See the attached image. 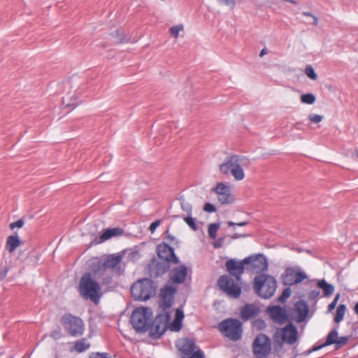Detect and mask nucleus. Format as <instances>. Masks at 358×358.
<instances>
[{"label":"nucleus","instance_id":"4","mask_svg":"<svg viewBox=\"0 0 358 358\" xmlns=\"http://www.w3.org/2000/svg\"><path fill=\"white\" fill-rule=\"evenodd\" d=\"M157 286L150 278H143L137 280L131 287V294L136 301H145L152 297L156 293Z\"/></svg>","mask_w":358,"mask_h":358},{"label":"nucleus","instance_id":"6","mask_svg":"<svg viewBox=\"0 0 358 358\" xmlns=\"http://www.w3.org/2000/svg\"><path fill=\"white\" fill-rule=\"evenodd\" d=\"M218 329L231 341H236L241 338L243 335L242 323L235 318H227L218 324Z\"/></svg>","mask_w":358,"mask_h":358},{"label":"nucleus","instance_id":"37","mask_svg":"<svg viewBox=\"0 0 358 358\" xmlns=\"http://www.w3.org/2000/svg\"><path fill=\"white\" fill-rule=\"evenodd\" d=\"M292 290L289 287H286L280 296L278 298V301L280 303H285L286 300L291 296Z\"/></svg>","mask_w":358,"mask_h":358},{"label":"nucleus","instance_id":"21","mask_svg":"<svg viewBox=\"0 0 358 358\" xmlns=\"http://www.w3.org/2000/svg\"><path fill=\"white\" fill-rule=\"evenodd\" d=\"M294 308L298 315L296 321L298 322H303L306 319L309 313V307L308 303L305 300H299L296 302Z\"/></svg>","mask_w":358,"mask_h":358},{"label":"nucleus","instance_id":"16","mask_svg":"<svg viewBox=\"0 0 358 358\" xmlns=\"http://www.w3.org/2000/svg\"><path fill=\"white\" fill-rule=\"evenodd\" d=\"M246 258L250 259L246 266L247 270L257 273L264 272L268 270V261L266 256L263 254L250 255Z\"/></svg>","mask_w":358,"mask_h":358},{"label":"nucleus","instance_id":"46","mask_svg":"<svg viewBox=\"0 0 358 358\" xmlns=\"http://www.w3.org/2000/svg\"><path fill=\"white\" fill-rule=\"evenodd\" d=\"M90 358H110V357L107 352H96L92 353Z\"/></svg>","mask_w":358,"mask_h":358},{"label":"nucleus","instance_id":"3","mask_svg":"<svg viewBox=\"0 0 358 358\" xmlns=\"http://www.w3.org/2000/svg\"><path fill=\"white\" fill-rule=\"evenodd\" d=\"M253 288L259 297L268 299L275 294L277 282L274 277L262 273L254 278Z\"/></svg>","mask_w":358,"mask_h":358},{"label":"nucleus","instance_id":"18","mask_svg":"<svg viewBox=\"0 0 358 358\" xmlns=\"http://www.w3.org/2000/svg\"><path fill=\"white\" fill-rule=\"evenodd\" d=\"M176 292V288L171 285H165L160 289V307L163 311H166L173 306Z\"/></svg>","mask_w":358,"mask_h":358},{"label":"nucleus","instance_id":"52","mask_svg":"<svg viewBox=\"0 0 358 358\" xmlns=\"http://www.w3.org/2000/svg\"><path fill=\"white\" fill-rule=\"evenodd\" d=\"M320 295V292L316 289H313L308 293V296L310 299H315Z\"/></svg>","mask_w":358,"mask_h":358},{"label":"nucleus","instance_id":"17","mask_svg":"<svg viewBox=\"0 0 358 358\" xmlns=\"http://www.w3.org/2000/svg\"><path fill=\"white\" fill-rule=\"evenodd\" d=\"M249 259V258H244L242 261H237L235 259H230L225 264L227 271L237 280H239L244 269L248 266Z\"/></svg>","mask_w":358,"mask_h":358},{"label":"nucleus","instance_id":"51","mask_svg":"<svg viewBox=\"0 0 358 358\" xmlns=\"http://www.w3.org/2000/svg\"><path fill=\"white\" fill-rule=\"evenodd\" d=\"M166 240L169 242L170 244H174L175 241L178 243L176 238L171 234L169 233V231H166Z\"/></svg>","mask_w":358,"mask_h":358},{"label":"nucleus","instance_id":"58","mask_svg":"<svg viewBox=\"0 0 358 358\" xmlns=\"http://www.w3.org/2000/svg\"><path fill=\"white\" fill-rule=\"evenodd\" d=\"M112 282V277L111 276H106L103 279L102 284L103 285H108Z\"/></svg>","mask_w":358,"mask_h":358},{"label":"nucleus","instance_id":"2","mask_svg":"<svg viewBox=\"0 0 358 358\" xmlns=\"http://www.w3.org/2000/svg\"><path fill=\"white\" fill-rule=\"evenodd\" d=\"M78 292L83 299H90L96 305L99 303L103 295L99 283L88 272L85 273L80 278Z\"/></svg>","mask_w":358,"mask_h":358},{"label":"nucleus","instance_id":"28","mask_svg":"<svg viewBox=\"0 0 358 358\" xmlns=\"http://www.w3.org/2000/svg\"><path fill=\"white\" fill-rule=\"evenodd\" d=\"M338 337V333L336 328H334L327 335L324 345L329 346L331 345H336V341Z\"/></svg>","mask_w":358,"mask_h":358},{"label":"nucleus","instance_id":"25","mask_svg":"<svg viewBox=\"0 0 358 358\" xmlns=\"http://www.w3.org/2000/svg\"><path fill=\"white\" fill-rule=\"evenodd\" d=\"M123 232V230L119 227L107 229L99 236V240L97 241L96 243H101L110 239V238L122 235Z\"/></svg>","mask_w":358,"mask_h":358},{"label":"nucleus","instance_id":"30","mask_svg":"<svg viewBox=\"0 0 358 358\" xmlns=\"http://www.w3.org/2000/svg\"><path fill=\"white\" fill-rule=\"evenodd\" d=\"M90 346V344L87 343L85 339H81L75 343L74 349L78 352H83L87 350Z\"/></svg>","mask_w":358,"mask_h":358},{"label":"nucleus","instance_id":"43","mask_svg":"<svg viewBox=\"0 0 358 358\" xmlns=\"http://www.w3.org/2000/svg\"><path fill=\"white\" fill-rule=\"evenodd\" d=\"M339 298H340V294H337L335 296L334 300L328 306V311L329 312H331L333 310L335 309V308L338 303V301L339 300Z\"/></svg>","mask_w":358,"mask_h":358},{"label":"nucleus","instance_id":"9","mask_svg":"<svg viewBox=\"0 0 358 358\" xmlns=\"http://www.w3.org/2000/svg\"><path fill=\"white\" fill-rule=\"evenodd\" d=\"M61 322L65 331L71 336L79 337L84 333V323L78 317L71 314H65L62 317Z\"/></svg>","mask_w":358,"mask_h":358},{"label":"nucleus","instance_id":"45","mask_svg":"<svg viewBox=\"0 0 358 358\" xmlns=\"http://www.w3.org/2000/svg\"><path fill=\"white\" fill-rule=\"evenodd\" d=\"M203 210L211 213L216 211V208L213 204L210 203H206L203 206Z\"/></svg>","mask_w":358,"mask_h":358},{"label":"nucleus","instance_id":"32","mask_svg":"<svg viewBox=\"0 0 358 358\" xmlns=\"http://www.w3.org/2000/svg\"><path fill=\"white\" fill-rule=\"evenodd\" d=\"M213 191L215 192L218 196L222 193L229 192L230 188L223 182H218L217 185L213 188Z\"/></svg>","mask_w":358,"mask_h":358},{"label":"nucleus","instance_id":"50","mask_svg":"<svg viewBox=\"0 0 358 358\" xmlns=\"http://www.w3.org/2000/svg\"><path fill=\"white\" fill-rule=\"evenodd\" d=\"M181 322L180 321L177 322L176 320H175L171 326V330L178 331L181 329Z\"/></svg>","mask_w":358,"mask_h":358},{"label":"nucleus","instance_id":"7","mask_svg":"<svg viewBox=\"0 0 358 358\" xmlns=\"http://www.w3.org/2000/svg\"><path fill=\"white\" fill-rule=\"evenodd\" d=\"M170 320V314L167 311H164L157 315V316L148 324V331L150 336L157 339L164 334L166 330L168 322Z\"/></svg>","mask_w":358,"mask_h":358},{"label":"nucleus","instance_id":"5","mask_svg":"<svg viewBox=\"0 0 358 358\" xmlns=\"http://www.w3.org/2000/svg\"><path fill=\"white\" fill-rule=\"evenodd\" d=\"M152 310L150 308H136L130 317L132 327L137 333L143 334L148 331V324L151 320Z\"/></svg>","mask_w":358,"mask_h":358},{"label":"nucleus","instance_id":"55","mask_svg":"<svg viewBox=\"0 0 358 358\" xmlns=\"http://www.w3.org/2000/svg\"><path fill=\"white\" fill-rule=\"evenodd\" d=\"M62 102H63L64 106L65 107H66V108L67 107H71V106H73V108H75L78 105L77 103L74 102V100H73L71 102H69L68 101V102L66 103L65 102V98H63Z\"/></svg>","mask_w":358,"mask_h":358},{"label":"nucleus","instance_id":"20","mask_svg":"<svg viewBox=\"0 0 358 358\" xmlns=\"http://www.w3.org/2000/svg\"><path fill=\"white\" fill-rule=\"evenodd\" d=\"M187 275V268L185 265H179L169 273V279L174 284H182L185 282Z\"/></svg>","mask_w":358,"mask_h":358},{"label":"nucleus","instance_id":"42","mask_svg":"<svg viewBox=\"0 0 358 358\" xmlns=\"http://www.w3.org/2000/svg\"><path fill=\"white\" fill-rule=\"evenodd\" d=\"M183 26L182 24L180 25H176L170 28V33L172 36L177 38L179 32L182 30Z\"/></svg>","mask_w":358,"mask_h":358},{"label":"nucleus","instance_id":"1","mask_svg":"<svg viewBox=\"0 0 358 358\" xmlns=\"http://www.w3.org/2000/svg\"><path fill=\"white\" fill-rule=\"evenodd\" d=\"M249 160L243 155H231L225 158L223 163L220 164V172L225 176L231 175L236 180H242L245 173L242 166L248 164Z\"/></svg>","mask_w":358,"mask_h":358},{"label":"nucleus","instance_id":"27","mask_svg":"<svg viewBox=\"0 0 358 358\" xmlns=\"http://www.w3.org/2000/svg\"><path fill=\"white\" fill-rule=\"evenodd\" d=\"M317 286L323 290L324 296L326 297L330 296L334 292V285L328 283L324 279L318 280Z\"/></svg>","mask_w":358,"mask_h":358},{"label":"nucleus","instance_id":"15","mask_svg":"<svg viewBox=\"0 0 358 358\" xmlns=\"http://www.w3.org/2000/svg\"><path fill=\"white\" fill-rule=\"evenodd\" d=\"M156 252L159 259L175 264L180 263L179 258L177 257L174 249L170 246L169 243H159L157 246Z\"/></svg>","mask_w":358,"mask_h":358},{"label":"nucleus","instance_id":"53","mask_svg":"<svg viewBox=\"0 0 358 358\" xmlns=\"http://www.w3.org/2000/svg\"><path fill=\"white\" fill-rule=\"evenodd\" d=\"M8 270H9V268L6 266L3 267L2 268L0 269V279L1 280L3 279L6 277Z\"/></svg>","mask_w":358,"mask_h":358},{"label":"nucleus","instance_id":"38","mask_svg":"<svg viewBox=\"0 0 358 358\" xmlns=\"http://www.w3.org/2000/svg\"><path fill=\"white\" fill-rule=\"evenodd\" d=\"M305 73L306 76L312 80H316L317 78V74L315 73L314 69L310 65H307L305 69Z\"/></svg>","mask_w":358,"mask_h":358},{"label":"nucleus","instance_id":"54","mask_svg":"<svg viewBox=\"0 0 358 358\" xmlns=\"http://www.w3.org/2000/svg\"><path fill=\"white\" fill-rule=\"evenodd\" d=\"M224 237H222V238H219L215 243H214V248H220L223 245V243H224Z\"/></svg>","mask_w":358,"mask_h":358},{"label":"nucleus","instance_id":"49","mask_svg":"<svg viewBox=\"0 0 358 358\" xmlns=\"http://www.w3.org/2000/svg\"><path fill=\"white\" fill-rule=\"evenodd\" d=\"M248 224V222H234L232 221H229L227 222V225L229 227H234V226H238V227H243Z\"/></svg>","mask_w":358,"mask_h":358},{"label":"nucleus","instance_id":"62","mask_svg":"<svg viewBox=\"0 0 358 358\" xmlns=\"http://www.w3.org/2000/svg\"><path fill=\"white\" fill-rule=\"evenodd\" d=\"M267 53V49L266 48H263L261 52H260V54H259V57H263L264 55H266Z\"/></svg>","mask_w":358,"mask_h":358},{"label":"nucleus","instance_id":"33","mask_svg":"<svg viewBox=\"0 0 358 358\" xmlns=\"http://www.w3.org/2000/svg\"><path fill=\"white\" fill-rule=\"evenodd\" d=\"M220 225L219 223H211L208 225V233L210 238L214 239L216 237L217 231Z\"/></svg>","mask_w":358,"mask_h":358},{"label":"nucleus","instance_id":"22","mask_svg":"<svg viewBox=\"0 0 358 358\" xmlns=\"http://www.w3.org/2000/svg\"><path fill=\"white\" fill-rule=\"evenodd\" d=\"M259 312V308L257 306L251 303H248L241 308V317L243 321H248L257 315Z\"/></svg>","mask_w":358,"mask_h":358},{"label":"nucleus","instance_id":"40","mask_svg":"<svg viewBox=\"0 0 358 358\" xmlns=\"http://www.w3.org/2000/svg\"><path fill=\"white\" fill-rule=\"evenodd\" d=\"M62 336L63 334L60 327L54 329L50 334V337L56 341L60 339Z\"/></svg>","mask_w":358,"mask_h":358},{"label":"nucleus","instance_id":"63","mask_svg":"<svg viewBox=\"0 0 358 358\" xmlns=\"http://www.w3.org/2000/svg\"><path fill=\"white\" fill-rule=\"evenodd\" d=\"M354 310L355 313L358 315V302L355 304Z\"/></svg>","mask_w":358,"mask_h":358},{"label":"nucleus","instance_id":"59","mask_svg":"<svg viewBox=\"0 0 358 358\" xmlns=\"http://www.w3.org/2000/svg\"><path fill=\"white\" fill-rule=\"evenodd\" d=\"M313 19V24L315 25V26H317L318 24V22H319V20H318V17H316L315 15L313 16L312 17Z\"/></svg>","mask_w":358,"mask_h":358},{"label":"nucleus","instance_id":"48","mask_svg":"<svg viewBox=\"0 0 358 358\" xmlns=\"http://www.w3.org/2000/svg\"><path fill=\"white\" fill-rule=\"evenodd\" d=\"M161 223V221L159 220H155V222H152L149 227V230L151 231V233H154L157 227L159 226Z\"/></svg>","mask_w":358,"mask_h":358},{"label":"nucleus","instance_id":"36","mask_svg":"<svg viewBox=\"0 0 358 358\" xmlns=\"http://www.w3.org/2000/svg\"><path fill=\"white\" fill-rule=\"evenodd\" d=\"M183 220L186 224L194 231H196L198 229V227L196 224V219L192 217V215L184 217Z\"/></svg>","mask_w":358,"mask_h":358},{"label":"nucleus","instance_id":"10","mask_svg":"<svg viewBox=\"0 0 358 358\" xmlns=\"http://www.w3.org/2000/svg\"><path fill=\"white\" fill-rule=\"evenodd\" d=\"M217 286L229 296L238 298L241 294V287L236 284L230 275H222L217 280Z\"/></svg>","mask_w":358,"mask_h":358},{"label":"nucleus","instance_id":"35","mask_svg":"<svg viewBox=\"0 0 358 358\" xmlns=\"http://www.w3.org/2000/svg\"><path fill=\"white\" fill-rule=\"evenodd\" d=\"M252 327L258 331H262L264 329H266V324L264 320L261 318H257L253 321Z\"/></svg>","mask_w":358,"mask_h":358},{"label":"nucleus","instance_id":"26","mask_svg":"<svg viewBox=\"0 0 358 358\" xmlns=\"http://www.w3.org/2000/svg\"><path fill=\"white\" fill-rule=\"evenodd\" d=\"M20 240L17 235H11L7 238L6 243V249L10 252H14L20 245Z\"/></svg>","mask_w":358,"mask_h":358},{"label":"nucleus","instance_id":"64","mask_svg":"<svg viewBox=\"0 0 358 358\" xmlns=\"http://www.w3.org/2000/svg\"><path fill=\"white\" fill-rule=\"evenodd\" d=\"M354 157L358 159V150H355Z\"/></svg>","mask_w":358,"mask_h":358},{"label":"nucleus","instance_id":"61","mask_svg":"<svg viewBox=\"0 0 358 358\" xmlns=\"http://www.w3.org/2000/svg\"><path fill=\"white\" fill-rule=\"evenodd\" d=\"M302 14L304 16H308V17H313V16H314V15H313L310 12H308V11H304L302 13Z\"/></svg>","mask_w":358,"mask_h":358},{"label":"nucleus","instance_id":"60","mask_svg":"<svg viewBox=\"0 0 358 358\" xmlns=\"http://www.w3.org/2000/svg\"><path fill=\"white\" fill-rule=\"evenodd\" d=\"M180 315V319H182L184 317L183 313L180 312L179 310H178L176 312V318L179 319Z\"/></svg>","mask_w":358,"mask_h":358},{"label":"nucleus","instance_id":"23","mask_svg":"<svg viewBox=\"0 0 358 358\" xmlns=\"http://www.w3.org/2000/svg\"><path fill=\"white\" fill-rule=\"evenodd\" d=\"M282 331L286 336V342L289 345H293L298 338L297 328L292 323L289 322L287 325L282 328Z\"/></svg>","mask_w":358,"mask_h":358},{"label":"nucleus","instance_id":"44","mask_svg":"<svg viewBox=\"0 0 358 358\" xmlns=\"http://www.w3.org/2000/svg\"><path fill=\"white\" fill-rule=\"evenodd\" d=\"M323 119L322 115H317V114H310L309 115V120L314 123H319Z\"/></svg>","mask_w":358,"mask_h":358},{"label":"nucleus","instance_id":"14","mask_svg":"<svg viewBox=\"0 0 358 358\" xmlns=\"http://www.w3.org/2000/svg\"><path fill=\"white\" fill-rule=\"evenodd\" d=\"M195 342L192 339L185 338L182 341L179 350L182 354V358H203L204 354L201 349L196 350Z\"/></svg>","mask_w":358,"mask_h":358},{"label":"nucleus","instance_id":"34","mask_svg":"<svg viewBox=\"0 0 358 358\" xmlns=\"http://www.w3.org/2000/svg\"><path fill=\"white\" fill-rule=\"evenodd\" d=\"M315 96L312 93H307L301 95V101L306 104H313L315 102Z\"/></svg>","mask_w":358,"mask_h":358},{"label":"nucleus","instance_id":"11","mask_svg":"<svg viewBox=\"0 0 358 358\" xmlns=\"http://www.w3.org/2000/svg\"><path fill=\"white\" fill-rule=\"evenodd\" d=\"M308 278L305 272L289 267L281 275L282 282L285 285H294Z\"/></svg>","mask_w":358,"mask_h":358},{"label":"nucleus","instance_id":"24","mask_svg":"<svg viewBox=\"0 0 358 358\" xmlns=\"http://www.w3.org/2000/svg\"><path fill=\"white\" fill-rule=\"evenodd\" d=\"M286 341V336L282 329H278L273 335V344L274 351H280Z\"/></svg>","mask_w":358,"mask_h":358},{"label":"nucleus","instance_id":"57","mask_svg":"<svg viewBox=\"0 0 358 358\" xmlns=\"http://www.w3.org/2000/svg\"><path fill=\"white\" fill-rule=\"evenodd\" d=\"M247 236H248V235H247V234H242L235 233V234H234L231 236V238H233V239H238V238H245V237H247Z\"/></svg>","mask_w":358,"mask_h":358},{"label":"nucleus","instance_id":"12","mask_svg":"<svg viewBox=\"0 0 358 358\" xmlns=\"http://www.w3.org/2000/svg\"><path fill=\"white\" fill-rule=\"evenodd\" d=\"M123 257V252L111 255L105 259L103 263L101 262L94 263L92 265V270L94 272H99L108 268L115 269L120 266Z\"/></svg>","mask_w":358,"mask_h":358},{"label":"nucleus","instance_id":"29","mask_svg":"<svg viewBox=\"0 0 358 358\" xmlns=\"http://www.w3.org/2000/svg\"><path fill=\"white\" fill-rule=\"evenodd\" d=\"M345 311L346 306L345 304H339L334 317V322L336 323L341 322L344 318Z\"/></svg>","mask_w":358,"mask_h":358},{"label":"nucleus","instance_id":"39","mask_svg":"<svg viewBox=\"0 0 358 358\" xmlns=\"http://www.w3.org/2000/svg\"><path fill=\"white\" fill-rule=\"evenodd\" d=\"M350 336H348L338 337V339L335 345L336 348L338 349L345 345L348 342Z\"/></svg>","mask_w":358,"mask_h":358},{"label":"nucleus","instance_id":"31","mask_svg":"<svg viewBox=\"0 0 358 358\" xmlns=\"http://www.w3.org/2000/svg\"><path fill=\"white\" fill-rule=\"evenodd\" d=\"M218 201L224 205V204H229L232 203L233 201V196H231L230 191L222 193V194H220L217 196Z\"/></svg>","mask_w":358,"mask_h":358},{"label":"nucleus","instance_id":"8","mask_svg":"<svg viewBox=\"0 0 358 358\" xmlns=\"http://www.w3.org/2000/svg\"><path fill=\"white\" fill-rule=\"evenodd\" d=\"M252 348L256 358H267L272 350L271 340L264 334H258L253 341Z\"/></svg>","mask_w":358,"mask_h":358},{"label":"nucleus","instance_id":"19","mask_svg":"<svg viewBox=\"0 0 358 358\" xmlns=\"http://www.w3.org/2000/svg\"><path fill=\"white\" fill-rule=\"evenodd\" d=\"M267 312L271 318L278 324H282L288 320L286 309L279 305L268 307Z\"/></svg>","mask_w":358,"mask_h":358},{"label":"nucleus","instance_id":"13","mask_svg":"<svg viewBox=\"0 0 358 358\" xmlns=\"http://www.w3.org/2000/svg\"><path fill=\"white\" fill-rule=\"evenodd\" d=\"M171 264L172 263L166 261L157 259L155 257H153L148 264L150 276L155 278L162 276L170 271Z\"/></svg>","mask_w":358,"mask_h":358},{"label":"nucleus","instance_id":"41","mask_svg":"<svg viewBox=\"0 0 358 358\" xmlns=\"http://www.w3.org/2000/svg\"><path fill=\"white\" fill-rule=\"evenodd\" d=\"M181 208L183 211L187 213L188 215H192V206L189 203L182 201L181 202Z\"/></svg>","mask_w":358,"mask_h":358},{"label":"nucleus","instance_id":"56","mask_svg":"<svg viewBox=\"0 0 358 358\" xmlns=\"http://www.w3.org/2000/svg\"><path fill=\"white\" fill-rule=\"evenodd\" d=\"M324 347H327V345H324V343L321 345H319L313 346V348L308 351V353L313 352V351L320 350V349H322Z\"/></svg>","mask_w":358,"mask_h":358},{"label":"nucleus","instance_id":"47","mask_svg":"<svg viewBox=\"0 0 358 358\" xmlns=\"http://www.w3.org/2000/svg\"><path fill=\"white\" fill-rule=\"evenodd\" d=\"M24 225V221L22 219H20L17 220L16 222H12L10 224V228L11 229H15V227L21 228Z\"/></svg>","mask_w":358,"mask_h":358}]
</instances>
